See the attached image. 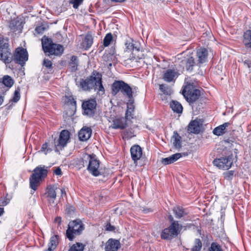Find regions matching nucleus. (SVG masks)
I'll return each mask as SVG.
<instances>
[{
  "label": "nucleus",
  "mask_w": 251,
  "mask_h": 251,
  "mask_svg": "<svg viewBox=\"0 0 251 251\" xmlns=\"http://www.w3.org/2000/svg\"><path fill=\"white\" fill-rule=\"evenodd\" d=\"M79 86L85 91H90L94 89L100 92H104V88L102 84V76L96 71H93L91 75L86 79H81Z\"/></svg>",
  "instance_id": "obj_1"
},
{
  "label": "nucleus",
  "mask_w": 251,
  "mask_h": 251,
  "mask_svg": "<svg viewBox=\"0 0 251 251\" xmlns=\"http://www.w3.org/2000/svg\"><path fill=\"white\" fill-rule=\"evenodd\" d=\"M48 168L44 165H39L33 171L32 174L29 177L30 187L35 191L37 187L48 175Z\"/></svg>",
  "instance_id": "obj_2"
},
{
  "label": "nucleus",
  "mask_w": 251,
  "mask_h": 251,
  "mask_svg": "<svg viewBox=\"0 0 251 251\" xmlns=\"http://www.w3.org/2000/svg\"><path fill=\"white\" fill-rule=\"evenodd\" d=\"M168 219L171 222V225L161 232L160 236L163 239L170 240L177 236L182 229V226L178 221L174 220L172 215H169Z\"/></svg>",
  "instance_id": "obj_3"
},
{
  "label": "nucleus",
  "mask_w": 251,
  "mask_h": 251,
  "mask_svg": "<svg viewBox=\"0 0 251 251\" xmlns=\"http://www.w3.org/2000/svg\"><path fill=\"white\" fill-rule=\"evenodd\" d=\"M42 48L45 54L48 56H60L64 52V48L60 44L53 43L50 38H47L42 41Z\"/></svg>",
  "instance_id": "obj_4"
},
{
  "label": "nucleus",
  "mask_w": 251,
  "mask_h": 251,
  "mask_svg": "<svg viewBox=\"0 0 251 251\" xmlns=\"http://www.w3.org/2000/svg\"><path fill=\"white\" fill-rule=\"evenodd\" d=\"M85 229V226L81 220L77 219L71 221L66 231V236L69 240L72 241L76 236L82 234Z\"/></svg>",
  "instance_id": "obj_5"
},
{
  "label": "nucleus",
  "mask_w": 251,
  "mask_h": 251,
  "mask_svg": "<svg viewBox=\"0 0 251 251\" xmlns=\"http://www.w3.org/2000/svg\"><path fill=\"white\" fill-rule=\"evenodd\" d=\"M119 92L126 97L129 101L133 99L132 88L123 80H115L111 85V94L113 96H115Z\"/></svg>",
  "instance_id": "obj_6"
},
{
  "label": "nucleus",
  "mask_w": 251,
  "mask_h": 251,
  "mask_svg": "<svg viewBox=\"0 0 251 251\" xmlns=\"http://www.w3.org/2000/svg\"><path fill=\"white\" fill-rule=\"evenodd\" d=\"M182 94L186 100L191 104L195 102L201 96V91L193 84H188L185 87Z\"/></svg>",
  "instance_id": "obj_7"
},
{
  "label": "nucleus",
  "mask_w": 251,
  "mask_h": 251,
  "mask_svg": "<svg viewBox=\"0 0 251 251\" xmlns=\"http://www.w3.org/2000/svg\"><path fill=\"white\" fill-rule=\"evenodd\" d=\"M13 60L16 64L24 66L28 59V54L26 49L23 47L17 48L13 54Z\"/></svg>",
  "instance_id": "obj_8"
},
{
  "label": "nucleus",
  "mask_w": 251,
  "mask_h": 251,
  "mask_svg": "<svg viewBox=\"0 0 251 251\" xmlns=\"http://www.w3.org/2000/svg\"><path fill=\"white\" fill-rule=\"evenodd\" d=\"M97 104V101L94 99L83 101L81 105L83 114L89 117H93L96 113Z\"/></svg>",
  "instance_id": "obj_9"
},
{
  "label": "nucleus",
  "mask_w": 251,
  "mask_h": 251,
  "mask_svg": "<svg viewBox=\"0 0 251 251\" xmlns=\"http://www.w3.org/2000/svg\"><path fill=\"white\" fill-rule=\"evenodd\" d=\"M213 163L220 169L228 170L233 164L232 155L215 159Z\"/></svg>",
  "instance_id": "obj_10"
},
{
  "label": "nucleus",
  "mask_w": 251,
  "mask_h": 251,
  "mask_svg": "<svg viewBox=\"0 0 251 251\" xmlns=\"http://www.w3.org/2000/svg\"><path fill=\"white\" fill-rule=\"evenodd\" d=\"M70 134L69 131L67 130L64 129L61 131L58 139L54 140L56 151H58V149L62 150L67 145L70 139Z\"/></svg>",
  "instance_id": "obj_11"
},
{
  "label": "nucleus",
  "mask_w": 251,
  "mask_h": 251,
  "mask_svg": "<svg viewBox=\"0 0 251 251\" xmlns=\"http://www.w3.org/2000/svg\"><path fill=\"white\" fill-rule=\"evenodd\" d=\"M100 161L97 159L96 155L92 154V157L87 168L89 172L93 176H98L101 175L100 169Z\"/></svg>",
  "instance_id": "obj_12"
},
{
  "label": "nucleus",
  "mask_w": 251,
  "mask_h": 251,
  "mask_svg": "<svg viewBox=\"0 0 251 251\" xmlns=\"http://www.w3.org/2000/svg\"><path fill=\"white\" fill-rule=\"evenodd\" d=\"M127 126L126 120L124 117L115 118L112 120V123L110 126L113 129H124Z\"/></svg>",
  "instance_id": "obj_13"
},
{
  "label": "nucleus",
  "mask_w": 251,
  "mask_h": 251,
  "mask_svg": "<svg viewBox=\"0 0 251 251\" xmlns=\"http://www.w3.org/2000/svg\"><path fill=\"white\" fill-rule=\"evenodd\" d=\"M130 151L132 159L134 163L137 162L142 156V148L140 146L135 145L131 147Z\"/></svg>",
  "instance_id": "obj_14"
},
{
  "label": "nucleus",
  "mask_w": 251,
  "mask_h": 251,
  "mask_svg": "<svg viewBox=\"0 0 251 251\" xmlns=\"http://www.w3.org/2000/svg\"><path fill=\"white\" fill-rule=\"evenodd\" d=\"M120 247L119 240L110 238L106 243L105 251H118Z\"/></svg>",
  "instance_id": "obj_15"
},
{
  "label": "nucleus",
  "mask_w": 251,
  "mask_h": 251,
  "mask_svg": "<svg viewBox=\"0 0 251 251\" xmlns=\"http://www.w3.org/2000/svg\"><path fill=\"white\" fill-rule=\"evenodd\" d=\"M13 57L10 49L0 50V60L5 64L10 63L13 61Z\"/></svg>",
  "instance_id": "obj_16"
},
{
  "label": "nucleus",
  "mask_w": 251,
  "mask_h": 251,
  "mask_svg": "<svg viewBox=\"0 0 251 251\" xmlns=\"http://www.w3.org/2000/svg\"><path fill=\"white\" fill-rule=\"evenodd\" d=\"M202 124L197 120L192 121L188 126V130L190 133L198 134L200 132Z\"/></svg>",
  "instance_id": "obj_17"
},
{
  "label": "nucleus",
  "mask_w": 251,
  "mask_h": 251,
  "mask_svg": "<svg viewBox=\"0 0 251 251\" xmlns=\"http://www.w3.org/2000/svg\"><path fill=\"white\" fill-rule=\"evenodd\" d=\"M92 134V129L90 127H83L78 132V138L80 141H86L88 140Z\"/></svg>",
  "instance_id": "obj_18"
},
{
  "label": "nucleus",
  "mask_w": 251,
  "mask_h": 251,
  "mask_svg": "<svg viewBox=\"0 0 251 251\" xmlns=\"http://www.w3.org/2000/svg\"><path fill=\"white\" fill-rule=\"evenodd\" d=\"M208 55V51L205 48H201L197 50V56L198 58V64H202L206 62Z\"/></svg>",
  "instance_id": "obj_19"
},
{
  "label": "nucleus",
  "mask_w": 251,
  "mask_h": 251,
  "mask_svg": "<svg viewBox=\"0 0 251 251\" xmlns=\"http://www.w3.org/2000/svg\"><path fill=\"white\" fill-rule=\"evenodd\" d=\"M177 77V73L174 70L168 69L163 75L164 80L168 82H170L174 80Z\"/></svg>",
  "instance_id": "obj_20"
},
{
  "label": "nucleus",
  "mask_w": 251,
  "mask_h": 251,
  "mask_svg": "<svg viewBox=\"0 0 251 251\" xmlns=\"http://www.w3.org/2000/svg\"><path fill=\"white\" fill-rule=\"evenodd\" d=\"M181 63L183 65H185L186 69L187 71L191 72L193 69V67L196 65H198V63H196L194 58L192 56L188 57L187 58L181 61Z\"/></svg>",
  "instance_id": "obj_21"
},
{
  "label": "nucleus",
  "mask_w": 251,
  "mask_h": 251,
  "mask_svg": "<svg viewBox=\"0 0 251 251\" xmlns=\"http://www.w3.org/2000/svg\"><path fill=\"white\" fill-rule=\"evenodd\" d=\"M182 155L180 153H176L168 157L162 158L161 162L165 165H169L175 162Z\"/></svg>",
  "instance_id": "obj_22"
},
{
  "label": "nucleus",
  "mask_w": 251,
  "mask_h": 251,
  "mask_svg": "<svg viewBox=\"0 0 251 251\" xmlns=\"http://www.w3.org/2000/svg\"><path fill=\"white\" fill-rule=\"evenodd\" d=\"M78 57L76 56L73 55L68 63V68L72 72H75L78 69Z\"/></svg>",
  "instance_id": "obj_23"
},
{
  "label": "nucleus",
  "mask_w": 251,
  "mask_h": 251,
  "mask_svg": "<svg viewBox=\"0 0 251 251\" xmlns=\"http://www.w3.org/2000/svg\"><path fill=\"white\" fill-rule=\"evenodd\" d=\"M230 125V124L229 123L227 122L215 127L213 130V134L217 136L222 135L226 133V127Z\"/></svg>",
  "instance_id": "obj_24"
},
{
  "label": "nucleus",
  "mask_w": 251,
  "mask_h": 251,
  "mask_svg": "<svg viewBox=\"0 0 251 251\" xmlns=\"http://www.w3.org/2000/svg\"><path fill=\"white\" fill-rule=\"evenodd\" d=\"M243 43L247 49L251 50V30H247L243 35Z\"/></svg>",
  "instance_id": "obj_25"
},
{
  "label": "nucleus",
  "mask_w": 251,
  "mask_h": 251,
  "mask_svg": "<svg viewBox=\"0 0 251 251\" xmlns=\"http://www.w3.org/2000/svg\"><path fill=\"white\" fill-rule=\"evenodd\" d=\"M173 211L175 217L178 219H180L187 215V213L185 211L184 209L179 206L174 207Z\"/></svg>",
  "instance_id": "obj_26"
},
{
  "label": "nucleus",
  "mask_w": 251,
  "mask_h": 251,
  "mask_svg": "<svg viewBox=\"0 0 251 251\" xmlns=\"http://www.w3.org/2000/svg\"><path fill=\"white\" fill-rule=\"evenodd\" d=\"M56 189L57 187L54 185H50L48 186L47 187V191L46 192L47 197L51 198L53 200H55L56 197Z\"/></svg>",
  "instance_id": "obj_27"
},
{
  "label": "nucleus",
  "mask_w": 251,
  "mask_h": 251,
  "mask_svg": "<svg viewBox=\"0 0 251 251\" xmlns=\"http://www.w3.org/2000/svg\"><path fill=\"white\" fill-rule=\"evenodd\" d=\"M170 107L175 112L177 113H181L182 112V106L177 101H172L170 103Z\"/></svg>",
  "instance_id": "obj_28"
},
{
  "label": "nucleus",
  "mask_w": 251,
  "mask_h": 251,
  "mask_svg": "<svg viewBox=\"0 0 251 251\" xmlns=\"http://www.w3.org/2000/svg\"><path fill=\"white\" fill-rule=\"evenodd\" d=\"M9 40L7 38H4L3 36L0 35V50H9Z\"/></svg>",
  "instance_id": "obj_29"
},
{
  "label": "nucleus",
  "mask_w": 251,
  "mask_h": 251,
  "mask_svg": "<svg viewBox=\"0 0 251 251\" xmlns=\"http://www.w3.org/2000/svg\"><path fill=\"white\" fill-rule=\"evenodd\" d=\"M59 236L55 235L51 236L50 238V243L48 245V248H50L53 250H54L58 244Z\"/></svg>",
  "instance_id": "obj_30"
},
{
  "label": "nucleus",
  "mask_w": 251,
  "mask_h": 251,
  "mask_svg": "<svg viewBox=\"0 0 251 251\" xmlns=\"http://www.w3.org/2000/svg\"><path fill=\"white\" fill-rule=\"evenodd\" d=\"M181 137L176 131L174 132L172 137L173 145L176 148H180L181 147Z\"/></svg>",
  "instance_id": "obj_31"
},
{
  "label": "nucleus",
  "mask_w": 251,
  "mask_h": 251,
  "mask_svg": "<svg viewBox=\"0 0 251 251\" xmlns=\"http://www.w3.org/2000/svg\"><path fill=\"white\" fill-rule=\"evenodd\" d=\"M2 83L5 86L10 88L13 86L14 81L11 76L6 75L2 77Z\"/></svg>",
  "instance_id": "obj_32"
},
{
  "label": "nucleus",
  "mask_w": 251,
  "mask_h": 251,
  "mask_svg": "<svg viewBox=\"0 0 251 251\" xmlns=\"http://www.w3.org/2000/svg\"><path fill=\"white\" fill-rule=\"evenodd\" d=\"M85 245L81 243L76 242L74 244L68 251H83Z\"/></svg>",
  "instance_id": "obj_33"
},
{
  "label": "nucleus",
  "mask_w": 251,
  "mask_h": 251,
  "mask_svg": "<svg viewBox=\"0 0 251 251\" xmlns=\"http://www.w3.org/2000/svg\"><path fill=\"white\" fill-rule=\"evenodd\" d=\"M92 157V154H85L83 155V157L81 159V160L79 161L80 164H81L83 167L87 166L88 165Z\"/></svg>",
  "instance_id": "obj_34"
},
{
  "label": "nucleus",
  "mask_w": 251,
  "mask_h": 251,
  "mask_svg": "<svg viewBox=\"0 0 251 251\" xmlns=\"http://www.w3.org/2000/svg\"><path fill=\"white\" fill-rule=\"evenodd\" d=\"M93 43V38L90 34H87L84 38L83 43L86 45V48L88 49L90 48Z\"/></svg>",
  "instance_id": "obj_35"
},
{
  "label": "nucleus",
  "mask_w": 251,
  "mask_h": 251,
  "mask_svg": "<svg viewBox=\"0 0 251 251\" xmlns=\"http://www.w3.org/2000/svg\"><path fill=\"white\" fill-rule=\"evenodd\" d=\"M195 245L191 249V251H201L202 248V243L200 239L195 240Z\"/></svg>",
  "instance_id": "obj_36"
},
{
  "label": "nucleus",
  "mask_w": 251,
  "mask_h": 251,
  "mask_svg": "<svg viewBox=\"0 0 251 251\" xmlns=\"http://www.w3.org/2000/svg\"><path fill=\"white\" fill-rule=\"evenodd\" d=\"M208 251H223V250L220 245L216 242H212Z\"/></svg>",
  "instance_id": "obj_37"
},
{
  "label": "nucleus",
  "mask_w": 251,
  "mask_h": 251,
  "mask_svg": "<svg viewBox=\"0 0 251 251\" xmlns=\"http://www.w3.org/2000/svg\"><path fill=\"white\" fill-rule=\"evenodd\" d=\"M133 106L132 104H131L130 106L127 105V109L126 111L125 118H126V120L132 118V113L133 112Z\"/></svg>",
  "instance_id": "obj_38"
},
{
  "label": "nucleus",
  "mask_w": 251,
  "mask_h": 251,
  "mask_svg": "<svg viewBox=\"0 0 251 251\" xmlns=\"http://www.w3.org/2000/svg\"><path fill=\"white\" fill-rule=\"evenodd\" d=\"M113 40V36L111 33H107L103 39V45L105 47L108 46Z\"/></svg>",
  "instance_id": "obj_39"
},
{
  "label": "nucleus",
  "mask_w": 251,
  "mask_h": 251,
  "mask_svg": "<svg viewBox=\"0 0 251 251\" xmlns=\"http://www.w3.org/2000/svg\"><path fill=\"white\" fill-rule=\"evenodd\" d=\"M20 97V89L19 88H17L14 92V96L11 100V101L17 102L19 100Z\"/></svg>",
  "instance_id": "obj_40"
},
{
  "label": "nucleus",
  "mask_w": 251,
  "mask_h": 251,
  "mask_svg": "<svg viewBox=\"0 0 251 251\" xmlns=\"http://www.w3.org/2000/svg\"><path fill=\"white\" fill-rule=\"evenodd\" d=\"M19 23V22L17 20H12L9 24L10 28L13 30V32H15L18 30L17 25Z\"/></svg>",
  "instance_id": "obj_41"
},
{
  "label": "nucleus",
  "mask_w": 251,
  "mask_h": 251,
  "mask_svg": "<svg viewBox=\"0 0 251 251\" xmlns=\"http://www.w3.org/2000/svg\"><path fill=\"white\" fill-rule=\"evenodd\" d=\"M43 66L45 67L46 68L48 69L50 71L52 70V62L49 60L48 59H44L43 63Z\"/></svg>",
  "instance_id": "obj_42"
},
{
  "label": "nucleus",
  "mask_w": 251,
  "mask_h": 251,
  "mask_svg": "<svg viewBox=\"0 0 251 251\" xmlns=\"http://www.w3.org/2000/svg\"><path fill=\"white\" fill-rule=\"evenodd\" d=\"M83 0H70V3L73 4V7L75 9H77L83 3Z\"/></svg>",
  "instance_id": "obj_43"
},
{
  "label": "nucleus",
  "mask_w": 251,
  "mask_h": 251,
  "mask_svg": "<svg viewBox=\"0 0 251 251\" xmlns=\"http://www.w3.org/2000/svg\"><path fill=\"white\" fill-rule=\"evenodd\" d=\"M160 90L166 94H169L170 93V89L165 84H160L159 85Z\"/></svg>",
  "instance_id": "obj_44"
},
{
  "label": "nucleus",
  "mask_w": 251,
  "mask_h": 251,
  "mask_svg": "<svg viewBox=\"0 0 251 251\" xmlns=\"http://www.w3.org/2000/svg\"><path fill=\"white\" fill-rule=\"evenodd\" d=\"M45 29L46 27L43 25H42L37 26L35 29V31L38 34H43Z\"/></svg>",
  "instance_id": "obj_45"
},
{
  "label": "nucleus",
  "mask_w": 251,
  "mask_h": 251,
  "mask_svg": "<svg viewBox=\"0 0 251 251\" xmlns=\"http://www.w3.org/2000/svg\"><path fill=\"white\" fill-rule=\"evenodd\" d=\"M41 151L45 152V153L46 154L48 152H50L51 150L48 148V144L46 143L42 145Z\"/></svg>",
  "instance_id": "obj_46"
},
{
  "label": "nucleus",
  "mask_w": 251,
  "mask_h": 251,
  "mask_svg": "<svg viewBox=\"0 0 251 251\" xmlns=\"http://www.w3.org/2000/svg\"><path fill=\"white\" fill-rule=\"evenodd\" d=\"M116 54V50L115 48L113 47H112L110 49V52L108 54H107L106 55H104L103 57L105 59L106 57H108V56L109 55L110 56H115Z\"/></svg>",
  "instance_id": "obj_47"
},
{
  "label": "nucleus",
  "mask_w": 251,
  "mask_h": 251,
  "mask_svg": "<svg viewBox=\"0 0 251 251\" xmlns=\"http://www.w3.org/2000/svg\"><path fill=\"white\" fill-rule=\"evenodd\" d=\"M105 230L108 231H114L116 227L114 226H112L110 223H108L105 226Z\"/></svg>",
  "instance_id": "obj_48"
},
{
  "label": "nucleus",
  "mask_w": 251,
  "mask_h": 251,
  "mask_svg": "<svg viewBox=\"0 0 251 251\" xmlns=\"http://www.w3.org/2000/svg\"><path fill=\"white\" fill-rule=\"evenodd\" d=\"M234 173V171H230L226 172L225 173V177L226 179L231 178L233 176Z\"/></svg>",
  "instance_id": "obj_49"
},
{
  "label": "nucleus",
  "mask_w": 251,
  "mask_h": 251,
  "mask_svg": "<svg viewBox=\"0 0 251 251\" xmlns=\"http://www.w3.org/2000/svg\"><path fill=\"white\" fill-rule=\"evenodd\" d=\"M75 211V207L73 206H69L66 208V212L67 214L69 215H72L73 213H74Z\"/></svg>",
  "instance_id": "obj_50"
},
{
  "label": "nucleus",
  "mask_w": 251,
  "mask_h": 251,
  "mask_svg": "<svg viewBox=\"0 0 251 251\" xmlns=\"http://www.w3.org/2000/svg\"><path fill=\"white\" fill-rule=\"evenodd\" d=\"M125 45H126V49L127 50H133V49H134V46H133V43L126 42L125 43Z\"/></svg>",
  "instance_id": "obj_51"
},
{
  "label": "nucleus",
  "mask_w": 251,
  "mask_h": 251,
  "mask_svg": "<svg viewBox=\"0 0 251 251\" xmlns=\"http://www.w3.org/2000/svg\"><path fill=\"white\" fill-rule=\"evenodd\" d=\"M124 136L127 138H131L134 135H133V133L130 130H126L124 132Z\"/></svg>",
  "instance_id": "obj_52"
},
{
  "label": "nucleus",
  "mask_w": 251,
  "mask_h": 251,
  "mask_svg": "<svg viewBox=\"0 0 251 251\" xmlns=\"http://www.w3.org/2000/svg\"><path fill=\"white\" fill-rule=\"evenodd\" d=\"M142 211H143V212L144 213H145V214H147V213H148L150 212H151L153 211V210L151 208H147V207H143Z\"/></svg>",
  "instance_id": "obj_53"
},
{
  "label": "nucleus",
  "mask_w": 251,
  "mask_h": 251,
  "mask_svg": "<svg viewBox=\"0 0 251 251\" xmlns=\"http://www.w3.org/2000/svg\"><path fill=\"white\" fill-rule=\"evenodd\" d=\"M244 65L250 68L251 67V61L249 60H246L243 62Z\"/></svg>",
  "instance_id": "obj_54"
},
{
  "label": "nucleus",
  "mask_w": 251,
  "mask_h": 251,
  "mask_svg": "<svg viewBox=\"0 0 251 251\" xmlns=\"http://www.w3.org/2000/svg\"><path fill=\"white\" fill-rule=\"evenodd\" d=\"M54 173H55V175H58V176H60V175H61L62 174V171H61V170L60 168H56L54 171Z\"/></svg>",
  "instance_id": "obj_55"
},
{
  "label": "nucleus",
  "mask_w": 251,
  "mask_h": 251,
  "mask_svg": "<svg viewBox=\"0 0 251 251\" xmlns=\"http://www.w3.org/2000/svg\"><path fill=\"white\" fill-rule=\"evenodd\" d=\"M55 222L57 223L58 225H60L61 224V218L60 217H57L55 219Z\"/></svg>",
  "instance_id": "obj_56"
},
{
  "label": "nucleus",
  "mask_w": 251,
  "mask_h": 251,
  "mask_svg": "<svg viewBox=\"0 0 251 251\" xmlns=\"http://www.w3.org/2000/svg\"><path fill=\"white\" fill-rule=\"evenodd\" d=\"M3 101V96H0V106L2 104Z\"/></svg>",
  "instance_id": "obj_57"
},
{
  "label": "nucleus",
  "mask_w": 251,
  "mask_h": 251,
  "mask_svg": "<svg viewBox=\"0 0 251 251\" xmlns=\"http://www.w3.org/2000/svg\"><path fill=\"white\" fill-rule=\"evenodd\" d=\"M4 213L3 208L0 207V216H1Z\"/></svg>",
  "instance_id": "obj_58"
},
{
  "label": "nucleus",
  "mask_w": 251,
  "mask_h": 251,
  "mask_svg": "<svg viewBox=\"0 0 251 251\" xmlns=\"http://www.w3.org/2000/svg\"><path fill=\"white\" fill-rule=\"evenodd\" d=\"M71 104H74L75 105H76V101L73 98L72 101L71 102Z\"/></svg>",
  "instance_id": "obj_59"
},
{
  "label": "nucleus",
  "mask_w": 251,
  "mask_h": 251,
  "mask_svg": "<svg viewBox=\"0 0 251 251\" xmlns=\"http://www.w3.org/2000/svg\"><path fill=\"white\" fill-rule=\"evenodd\" d=\"M1 203H2V205H6L8 203V202H6V201H3L1 202Z\"/></svg>",
  "instance_id": "obj_60"
},
{
  "label": "nucleus",
  "mask_w": 251,
  "mask_h": 251,
  "mask_svg": "<svg viewBox=\"0 0 251 251\" xmlns=\"http://www.w3.org/2000/svg\"><path fill=\"white\" fill-rule=\"evenodd\" d=\"M54 250H53L52 249L50 248H48L47 250L44 251H53Z\"/></svg>",
  "instance_id": "obj_61"
},
{
  "label": "nucleus",
  "mask_w": 251,
  "mask_h": 251,
  "mask_svg": "<svg viewBox=\"0 0 251 251\" xmlns=\"http://www.w3.org/2000/svg\"><path fill=\"white\" fill-rule=\"evenodd\" d=\"M61 192L62 194H63L65 192L64 189H61Z\"/></svg>",
  "instance_id": "obj_62"
},
{
  "label": "nucleus",
  "mask_w": 251,
  "mask_h": 251,
  "mask_svg": "<svg viewBox=\"0 0 251 251\" xmlns=\"http://www.w3.org/2000/svg\"><path fill=\"white\" fill-rule=\"evenodd\" d=\"M2 78H0V82H2Z\"/></svg>",
  "instance_id": "obj_63"
}]
</instances>
